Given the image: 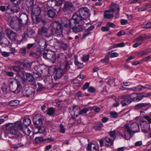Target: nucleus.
I'll use <instances>...</instances> for the list:
<instances>
[{"label": "nucleus", "instance_id": "e2e57ef3", "mask_svg": "<svg viewBox=\"0 0 151 151\" xmlns=\"http://www.w3.org/2000/svg\"><path fill=\"white\" fill-rule=\"evenodd\" d=\"M38 87L37 91H42L44 88L42 85L39 83H37Z\"/></svg>", "mask_w": 151, "mask_h": 151}, {"label": "nucleus", "instance_id": "052dcab7", "mask_svg": "<svg viewBox=\"0 0 151 151\" xmlns=\"http://www.w3.org/2000/svg\"><path fill=\"white\" fill-rule=\"evenodd\" d=\"M60 128V131L62 133H64L65 132V129L64 128L63 125V124H60L59 125Z\"/></svg>", "mask_w": 151, "mask_h": 151}, {"label": "nucleus", "instance_id": "69168bd1", "mask_svg": "<svg viewBox=\"0 0 151 151\" xmlns=\"http://www.w3.org/2000/svg\"><path fill=\"white\" fill-rule=\"evenodd\" d=\"M30 56H32L33 57L37 58L39 57V55L36 52H31L29 54Z\"/></svg>", "mask_w": 151, "mask_h": 151}, {"label": "nucleus", "instance_id": "a18cd8bd", "mask_svg": "<svg viewBox=\"0 0 151 151\" xmlns=\"http://www.w3.org/2000/svg\"><path fill=\"white\" fill-rule=\"evenodd\" d=\"M17 20L19 22L18 24L19 27V30L21 31L22 30V27H24L26 25H25V24L22 20L21 21V19L20 18H19L17 19Z\"/></svg>", "mask_w": 151, "mask_h": 151}, {"label": "nucleus", "instance_id": "a211bd4d", "mask_svg": "<svg viewBox=\"0 0 151 151\" xmlns=\"http://www.w3.org/2000/svg\"><path fill=\"white\" fill-rule=\"evenodd\" d=\"M57 60L58 62L60 63L65 62L66 61L68 60L66 55L62 53H60L58 54Z\"/></svg>", "mask_w": 151, "mask_h": 151}, {"label": "nucleus", "instance_id": "c03bdc74", "mask_svg": "<svg viewBox=\"0 0 151 151\" xmlns=\"http://www.w3.org/2000/svg\"><path fill=\"white\" fill-rule=\"evenodd\" d=\"M37 129L38 130V131L37 132H34V133L35 134H37L38 133H43L45 131V128L44 127L42 126H39L37 127Z\"/></svg>", "mask_w": 151, "mask_h": 151}, {"label": "nucleus", "instance_id": "6e6d98bb", "mask_svg": "<svg viewBox=\"0 0 151 151\" xmlns=\"http://www.w3.org/2000/svg\"><path fill=\"white\" fill-rule=\"evenodd\" d=\"M68 47V44L65 43V42L63 41L60 47L62 48L63 50H66Z\"/></svg>", "mask_w": 151, "mask_h": 151}, {"label": "nucleus", "instance_id": "338daca9", "mask_svg": "<svg viewBox=\"0 0 151 151\" xmlns=\"http://www.w3.org/2000/svg\"><path fill=\"white\" fill-rule=\"evenodd\" d=\"M106 26H108L109 28L110 27L114 28L115 27V25L113 23L110 22H107Z\"/></svg>", "mask_w": 151, "mask_h": 151}, {"label": "nucleus", "instance_id": "9b49d317", "mask_svg": "<svg viewBox=\"0 0 151 151\" xmlns=\"http://www.w3.org/2000/svg\"><path fill=\"white\" fill-rule=\"evenodd\" d=\"M43 57L45 59H49L50 60L55 61L56 59V57L55 53L51 51H47L44 52L43 54Z\"/></svg>", "mask_w": 151, "mask_h": 151}, {"label": "nucleus", "instance_id": "a19ab883", "mask_svg": "<svg viewBox=\"0 0 151 151\" xmlns=\"http://www.w3.org/2000/svg\"><path fill=\"white\" fill-rule=\"evenodd\" d=\"M23 124L25 127H28L31 123V120L29 118H24L23 121Z\"/></svg>", "mask_w": 151, "mask_h": 151}, {"label": "nucleus", "instance_id": "2f4dec72", "mask_svg": "<svg viewBox=\"0 0 151 151\" xmlns=\"http://www.w3.org/2000/svg\"><path fill=\"white\" fill-rule=\"evenodd\" d=\"M91 110V108L90 107L85 108L80 110L79 115H81L84 116H86L87 112Z\"/></svg>", "mask_w": 151, "mask_h": 151}, {"label": "nucleus", "instance_id": "9d476101", "mask_svg": "<svg viewBox=\"0 0 151 151\" xmlns=\"http://www.w3.org/2000/svg\"><path fill=\"white\" fill-rule=\"evenodd\" d=\"M74 10V8L73 4L68 2H66L64 3V6L63 8V11L64 12L70 13Z\"/></svg>", "mask_w": 151, "mask_h": 151}, {"label": "nucleus", "instance_id": "de8ad7c7", "mask_svg": "<svg viewBox=\"0 0 151 151\" xmlns=\"http://www.w3.org/2000/svg\"><path fill=\"white\" fill-rule=\"evenodd\" d=\"M10 1L15 6H18L21 3L20 0H10Z\"/></svg>", "mask_w": 151, "mask_h": 151}, {"label": "nucleus", "instance_id": "0eeeda50", "mask_svg": "<svg viewBox=\"0 0 151 151\" xmlns=\"http://www.w3.org/2000/svg\"><path fill=\"white\" fill-rule=\"evenodd\" d=\"M54 78L55 79L60 78L65 73L62 69V66L56 67L54 68Z\"/></svg>", "mask_w": 151, "mask_h": 151}, {"label": "nucleus", "instance_id": "58836bf2", "mask_svg": "<svg viewBox=\"0 0 151 151\" xmlns=\"http://www.w3.org/2000/svg\"><path fill=\"white\" fill-rule=\"evenodd\" d=\"M22 64L24 68H30L32 65V63H29L28 60L24 61Z\"/></svg>", "mask_w": 151, "mask_h": 151}, {"label": "nucleus", "instance_id": "79ce46f5", "mask_svg": "<svg viewBox=\"0 0 151 151\" xmlns=\"http://www.w3.org/2000/svg\"><path fill=\"white\" fill-rule=\"evenodd\" d=\"M74 63L75 65L77 66L79 68H82L83 67V63L78 62L77 58H76L75 59Z\"/></svg>", "mask_w": 151, "mask_h": 151}, {"label": "nucleus", "instance_id": "473e14b6", "mask_svg": "<svg viewBox=\"0 0 151 151\" xmlns=\"http://www.w3.org/2000/svg\"><path fill=\"white\" fill-rule=\"evenodd\" d=\"M149 104L146 103H139L135 105V107L137 109H141L149 105Z\"/></svg>", "mask_w": 151, "mask_h": 151}, {"label": "nucleus", "instance_id": "5fc2aeb1", "mask_svg": "<svg viewBox=\"0 0 151 151\" xmlns=\"http://www.w3.org/2000/svg\"><path fill=\"white\" fill-rule=\"evenodd\" d=\"M110 116L112 118H117L118 116V114L115 111H111L110 113Z\"/></svg>", "mask_w": 151, "mask_h": 151}, {"label": "nucleus", "instance_id": "1a4fd4ad", "mask_svg": "<svg viewBox=\"0 0 151 151\" xmlns=\"http://www.w3.org/2000/svg\"><path fill=\"white\" fill-rule=\"evenodd\" d=\"M35 92V89L32 87L25 88L22 91L23 95L27 97L34 96Z\"/></svg>", "mask_w": 151, "mask_h": 151}, {"label": "nucleus", "instance_id": "f704fd0d", "mask_svg": "<svg viewBox=\"0 0 151 151\" xmlns=\"http://www.w3.org/2000/svg\"><path fill=\"white\" fill-rule=\"evenodd\" d=\"M16 84L17 86L16 90H13V89L12 91L13 93H17L20 91L21 89L22 88V86L20 82L19 81H17L16 82Z\"/></svg>", "mask_w": 151, "mask_h": 151}, {"label": "nucleus", "instance_id": "bf43d9fd", "mask_svg": "<svg viewBox=\"0 0 151 151\" xmlns=\"http://www.w3.org/2000/svg\"><path fill=\"white\" fill-rule=\"evenodd\" d=\"M109 134L110 137L113 138L114 140L116 139V132L115 131H112L109 132Z\"/></svg>", "mask_w": 151, "mask_h": 151}, {"label": "nucleus", "instance_id": "864d4df0", "mask_svg": "<svg viewBox=\"0 0 151 151\" xmlns=\"http://www.w3.org/2000/svg\"><path fill=\"white\" fill-rule=\"evenodd\" d=\"M124 42H122L114 44L112 46L113 48H116L117 47H124Z\"/></svg>", "mask_w": 151, "mask_h": 151}, {"label": "nucleus", "instance_id": "f3484780", "mask_svg": "<svg viewBox=\"0 0 151 151\" xmlns=\"http://www.w3.org/2000/svg\"><path fill=\"white\" fill-rule=\"evenodd\" d=\"M129 96L131 102L132 101H139L141 100L139 93H133L129 94Z\"/></svg>", "mask_w": 151, "mask_h": 151}, {"label": "nucleus", "instance_id": "39448f33", "mask_svg": "<svg viewBox=\"0 0 151 151\" xmlns=\"http://www.w3.org/2000/svg\"><path fill=\"white\" fill-rule=\"evenodd\" d=\"M114 140L109 137H106L103 139H99V141L101 147L104 145L106 147H109L113 145Z\"/></svg>", "mask_w": 151, "mask_h": 151}, {"label": "nucleus", "instance_id": "c9c22d12", "mask_svg": "<svg viewBox=\"0 0 151 151\" xmlns=\"http://www.w3.org/2000/svg\"><path fill=\"white\" fill-rule=\"evenodd\" d=\"M142 87H143V86L139 85L132 88H128L127 89L130 90H133L135 91H142Z\"/></svg>", "mask_w": 151, "mask_h": 151}, {"label": "nucleus", "instance_id": "f257e3e1", "mask_svg": "<svg viewBox=\"0 0 151 151\" xmlns=\"http://www.w3.org/2000/svg\"><path fill=\"white\" fill-rule=\"evenodd\" d=\"M50 27L51 29H49L45 26H42L38 29V34L46 37L51 36L54 33L58 37L63 36L62 27L58 21L53 22L50 24Z\"/></svg>", "mask_w": 151, "mask_h": 151}, {"label": "nucleus", "instance_id": "6ab92c4d", "mask_svg": "<svg viewBox=\"0 0 151 151\" xmlns=\"http://www.w3.org/2000/svg\"><path fill=\"white\" fill-rule=\"evenodd\" d=\"M9 42L7 39L4 37L2 33L0 32V44L4 47L7 46L9 44Z\"/></svg>", "mask_w": 151, "mask_h": 151}, {"label": "nucleus", "instance_id": "aec40b11", "mask_svg": "<svg viewBox=\"0 0 151 151\" xmlns=\"http://www.w3.org/2000/svg\"><path fill=\"white\" fill-rule=\"evenodd\" d=\"M19 18L25 24L26 26H28L30 22L28 15L25 14H22Z\"/></svg>", "mask_w": 151, "mask_h": 151}, {"label": "nucleus", "instance_id": "4d7b16f0", "mask_svg": "<svg viewBox=\"0 0 151 151\" xmlns=\"http://www.w3.org/2000/svg\"><path fill=\"white\" fill-rule=\"evenodd\" d=\"M54 113V109L53 108H50L48 109L47 114L50 116H52Z\"/></svg>", "mask_w": 151, "mask_h": 151}, {"label": "nucleus", "instance_id": "393cba45", "mask_svg": "<svg viewBox=\"0 0 151 151\" xmlns=\"http://www.w3.org/2000/svg\"><path fill=\"white\" fill-rule=\"evenodd\" d=\"M41 12V10L40 8H37L35 9L32 11L31 14L32 18L33 19V18L35 16L40 15Z\"/></svg>", "mask_w": 151, "mask_h": 151}, {"label": "nucleus", "instance_id": "c756f323", "mask_svg": "<svg viewBox=\"0 0 151 151\" xmlns=\"http://www.w3.org/2000/svg\"><path fill=\"white\" fill-rule=\"evenodd\" d=\"M104 126L103 124L101 122H96L93 127V128L96 130L99 131Z\"/></svg>", "mask_w": 151, "mask_h": 151}, {"label": "nucleus", "instance_id": "6e6552de", "mask_svg": "<svg viewBox=\"0 0 151 151\" xmlns=\"http://www.w3.org/2000/svg\"><path fill=\"white\" fill-rule=\"evenodd\" d=\"M119 99L121 101L120 103L122 106H127L131 103L129 94L122 96Z\"/></svg>", "mask_w": 151, "mask_h": 151}, {"label": "nucleus", "instance_id": "7c9ffc66", "mask_svg": "<svg viewBox=\"0 0 151 151\" xmlns=\"http://www.w3.org/2000/svg\"><path fill=\"white\" fill-rule=\"evenodd\" d=\"M26 80H27L29 82H32L34 81V78L33 75L29 73H27L25 74Z\"/></svg>", "mask_w": 151, "mask_h": 151}, {"label": "nucleus", "instance_id": "37998d69", "mask_svg": "<svg viewBox=\"0 0 151 151\" xmlns=\"http://www.w3.org/2000/svg\"><path fill=\"white\" fill-rule=\"evenodd\" d=\"M145 35H140L135 40L136 41H143L147 39V37H146Z\"/></svg>", "mask_w": 151, "mask_h": 151}, {"label": "nucleus", "instance_id": "a878e982", "mask_svg": "<svg viewBox=\"0 0 151 151\" xmlns=\"http://www.w3.org/2000/svg\"><path fill=\"white\" fill-rule=\"evenodd\" d=\"M111 11L109 10V9L108 10L106 11L104 13V17L105 18L108 19H111L114 17V14H113L110 13Z\"/></svg>", "mask_w": 151, "mask_h": 151}, {"label": "nucleus", "instance_id": "ddd939ff", "mask_svg": "<svg viewBox=\"0 0 151 151\" xmlns=\"http://www.w3.org/2000/svg\"><path fill=\"white\" fill-rule=\"evenodd\" d=\"M71 19L70 20H68L66 18H62L61 19V23H60L58 22L61 25L63 28V25L64 27L68 28V29H70L72 26V25L71 23Z\"/></svg>", "mask_w": 151, "mask_h": 151}, {"label": "nucleus", "instance_id": "3c124183", "mask_svg": "<svg viewBox=\"0 0 151 151\" xmlns=\"http://www.w3.org/2000/svg\"><path fill=\"white\" fill-rule=\"evenodd\" d=\"M35 141L36 143H39L43 141H44L42 137H37L35 139Z\"/></svg>", "mask_w": 151, "mask_h": 151}, {"label": "nucleus", "instance_id": "8fccbe9b", "mask_svg": "<svg viewBox=\"0 0 151 151\" xmlns=\"http://www.w3.org/2000/svg\"><path fill=\"white\" fill-rule=\"evenodd\" d=\"M140 95L141 100L142 99V98L150 96L148 93H146L145 92H141L139 93Z\"/></svg>", "mask_w": 151, "mask_h": 151}, {"label": "nucleus", "instance_id": "680f3d73", "mask_svg": "<svg viewBox=\"0 0 151 151\" xmlns=\"http://www.w3.org/2000/svg\"><path fill=\"white\" fill-rule=\"evenodd\" d=\"M89 58V56L88 55H84L82 57V60L86 62L88 60Z\"/></svg>", "mask_w": 151, "mask_h": 151}, {"label": "nucleus", "instance_id": "e433bc0d", "mask_svg": "<svg viewBox=\"0 0 151 151\" xmlns=\"http://www.w3.org/2000/svg\"><path fill=\"white\" fill-rule=\"evenodd\" d=\"M19 104V101L17 100H13L9 103V105L11 106H17Z\"/></svg>", "mask_w": 151, "mask_h": 151}, {"label": "nucleus", "instance_id": "dca6fc26", "mask_svg": "<svg viewBox=\"0 0 151 151\" xmlns=\"http://www.w3.org/2000/svg\"><path fill=\"white\" fill-rule=\"evenodd\" d=\"M63 42L61 39L55 38L54 40H51L49 41V45L51 46H58L60 47Z\"/></svg>", "mask_w": 151, "mask_h": 151}, {"label": "nucleus", "instance_id": "4be33fe9", "mask_svg": "<svg viewBox=\"0 0 151 151\" xmlns=\"http://www.w3.org/2000/svg\"><path fill=\"white\" fill-rule=\"evenodd\" d=\"M79 24L78 26H75L74 25L73 26V27L72 28L73 31L76 33L81 32L83 30V28L82 27L83 25H81L80 24Z\"/></svg>", "mask_w": 151, "mask_h": 151}, {"label": "nucleus", "instance_id": "603ef678", "mask_svg": "<svg viewBox=\"0 0 151 151\" xmlns=\"http://www.w3.org/2000/svg\"><path fill=\"white\" fill-rule=\"evenodd\" d=\"M19 52L21 55L24 56L25 55L26 52V48L25 47L21 48Z\"/></svg>", "mask_w": 151, "mask_h": 151}, {"label": "nucleus", "instance_id": "2eb2a0df", "mask_svg": "<svg viewBox=\"0 0 151 151\" xmlns=\"http://www.w3.org/2000/svg\"><path fill=\"white\" fill-rule=\"evenodd\" d=\"M43 120V118L40 117L39 115L35 116L33 119L34 124L36 127L42 125Z\"/></svg>", "mask_w": 151, "mask_h": 151}, {"label": "nucleus", "instance_id": "412c9836", "mask_svg": "<svg viewBox=\"0 0 151 151\" xmlns=\"http://www.w3.org/2000/svg\"><path fill=\"white\" fill-rule=\"evenodd\" d=\"M9 9V6H7L6 12L9 14H14V13H17L19 12L20 10L19 7L18 6H15L11 8L10 9L11 12L8 13V11Z\"/></svg>", "mask_w": 151, "mask_h": 151}, {"label": "nucleus", "instance_id": "0e129e2a", "mask_svg": "<svg viewBox=\"0 0 151 151\" xmlns=\"http://www.w3.org/2000/svg\"><path fill=\"white\" fill-rule=\"evenodd\" d=\"M90 33L91 32H90L86 30L84 32L83 35L82 39L83 40L86 37L88 36L90 34Z\"/></svg>", "mask_w": 151, "mask_h": 151}, {"label": "nucleus", "instance_id": "ea45409f", "mask_svg": "<svg viewBox=\"0 0 151 151\" xmlns=\"http://www.w3.org/2000/svg\"><path fill=\"white\" fill-rule=\"evenodd\" d=\"M44 81L45 83H47L51 84L52 82V77L50 76L45 77Z\"/></svg>", "mask_w": 151, "mask_h": 151}, {"label": "nucleus", "instance_id": "13d9d810", "mask_svg": "<svg viewBox=\"0 0 151 151\" xmlns=\"http://www.w3.org/2000/svg\"><path fill=\"white\" fill-rule=\"evenodd\" d=\"M88 91L90 93H94L96 92V89L93 87L90 86L88 88Z\"/></svg>", "mask_w": 151, "mask_h": 151}, {"label": "nucleus", "instance_id": "4c0bfd02", "mask_svg": "<svg viewBox=\"0 0 151 151\" xmlns=\"http://www.w3.org/2000/svg\"><path fill=\"white\" fill-rule=\"evenodd\" d=\"M130 127V128H134L135 130H137V132H138L139 130V125L136 122L131 124Z\"/></svg>", "mask_w": 151, "mask_h": 151}, {"label": "nucleus", "instance_id": "774afa93", "mask_svg": "<svg viewBox=\"0 0 151 151\" xmlns=\"http://www.w3.org/2000/svg\"><path fill=\"white\" fill-rule=\"evenodd\" d=\"M64 1V0H60L57 1L55 3V6H61L63 4V2Z\"/></svg>", "mask_w": 151, "mask_h": 151}, {"label": "nucleus", "instance_id": "bb28decb", "mask_svg": "<svg viewBox=\"0 0 151 151\" xmlns=\"http://www.w3.org/2000/svg\"><path fill=\"white\" fill-rule=\"evenodd\" d=\"M25 72L22 70L21 69L16 74L17 76L20 77L22 78L23 81H26V79L25 78Z\"/></svg>", "mask_w": 151, "mask_h": 151}, {"label": "nucleus", "instance_id": "49530a36", "mask_svg": "<svg viewBox=\"0 0 151 151\" xmlns=\"http://www.w3.org/2000/svg\"><path fill=\"white\" fill-rule=\"evenodd\" d=\"M21 69L20 67L18 66H14L10 67L11 70L15 71L17 73Z\"/></svg>", "mask_w": 151, "mask_h": 151}, {"label": "nucleus", "instance_id": "72a5a7b5", "mask_svg": "<svg viewBox=\"0 0 151 151\" xmlns=\"http://www.w3.org/2000/svg\"><path fill=\"white\" fill-rule=\"evenodd\" d=\"M151 7V5L150 4H148L145 5L143 6L141 8L138 9V12H142L145 11L147 9Z\"/></svg>", "mask_w": 151, "mask_h": 151}, {"label": "nucleus", "instance_id": "5701e85b", "mask_svg": "<svg viewBox=\"0 0 151 151\" xmlns=\"http://www.w3.org/2000/svg\"><path fill=\"white\" fill-rule=\"evenodd\" d=\"M73 114L74 116H76L77 117L79 115L80 108L78 106H75L73 107L72 108Z\"/></svg>", "mask_w": 151, "mask_h": 151}, {"label": "nucleus", "instance_id": "7ed1b4c3", "mask_svg": "<svg viewBox=\"0 0 151 151\" xmlns=\"http://www.w3.org/2000/svg\"><path fill=\"white\" fill-rule=\"evenodd\" d=\"M90 15L89 10L87 8H80L77 13H75L71 19L72 26L77 24L83 25L84 20H86Z\"/></svg>", "mask_w": 151, "mask_h": 151}, {"label": "nucleus", "instance_id": "cd10ccee", "mask_svg": "<svg viewBox=\"0 0 151 151\" xmlns=\"http://www.w3.org/2000/svg\"><path fill=\"white\" fill-rule=\"evenodd\" d=\"M47 15L51 18H53L56 15V12L55 10L50 9L47 11Z\"/></svg>", "mask_w": 151, "mask_h": 151}, {"label": "nucleus", "instance_id": "20e7f679", "mask_svg": "<svg viewBox=\"0 0 151 151\" xmlns=\"http://www.w3.org/2000/svg\"><path fill=\"white\" fill-rule=\"evenodd\" d=\"M137 131L134 128H130V127L128 125L125 124L124 126L123 132L124 137L127 140H128L131 137V134L132 133H134L137 132Z\"/></svg>", "mask_w": 151, "mask_h": 151}, {"label": "nucleus", "instance_id": "c85d7f7f", "mask_svg": "<svg viewBox=\"0 0 151 151\" xmlns=\"http://www.w3.org/2000/svg\"><path fill=\"white\" fill-rule=\"evenodd\" d=\"M117 9L118 12H119V8L118 4L113 3L111 4V6L109 9V10L113 13Z\"/></svg>", "mask_w": 151, "mask_h": 151}, {"label": "nucleus", "instance_id": "09e8293b", "mask_svg": "<svg viewBox=\"0 0 151 151\" xmlns=\"http://www.w3.org/2000/svg\"><path fill=\"white\" fill-rule=\"evenodd\" d=\"M108 53L111 58L116 57L119 55V54L118 53L115 52H109Z\"/></svg>", "mask_w": 151, "mask_h": 151}, {"label": "nucleus", "instance_id": "4468645a", "mask_svg": "<svg viewBox=\"0 0 151 151\" xmlns=\"http://www.w3.org/2000/svg\"><path fill=\"white\" fill-rule=\"evenodd\" d=\"M99 145L97 143L91 142L88 144L86 147L87 151H99Z\"/></svg>", "mask_w": 151, "mask_h": 151}, {"label": "nucleus", "instance_id": "f03ea898", "mask_svg": "<svg viewBox=\"0 0 151 151\" xmlns=\"http://www.w3.org/2000/svg\"><path fill=\"white\" fill-rule=\"evenodd\" d=\"M6 129L10 131V133L13 136L11 138H17L22 136L19 132L20 130L27 135H29L31 131L27 127H23L21 121L16 122L14 123H9L5 124Z\"/></svg>", "mask_w": 151, "mask_h": 151}, {"label": "nucleus", "instance_id": "f8f14e48", "mask_svg": "<svg viewBox=\"0 0 151 151\" xmlns=\"http://www.w3.org/2000/svg\"><path fill=\"white\" fill-rule=\"evenodd\" d=\"M7 37L10 40L13 41L17 39V34L11 29H8L6 30Z\"/></svg>", "mask_w": 151, "mask_h": 151}, {"label": "nucleus", "instance_id": "b1692460", "mask_svg": "<svg viewBox=\"0 0 151 151\" xmlns=\"http://www.w3.org/2000/svg\"><path fill=\"white\" fill-rule=\"evenodd\" d=\"M65 63L62 65L60 66L62 67V69L66 73L67 72L70 68V66L69 62L68 60L66 61V62H65Z\"/></svg>", "mask_w": 151, "mask_h": 151}, {"label": "nucleus", "instance_id": "423d86ee", "mask_svg": "<svg viewBox=\"0 0 151 151\" xmlns=\"http://www.w3.org/2000/svg\"><path fill=\"white\" fill-rule=\"evenodd\" d=\"M9 23L11 27L13 29L18 31L19 30V26L17 23V18L16 17H11L9 19Z\"/></svg>", "mask_w": 151, "mask_h": 151}]
</instances>
